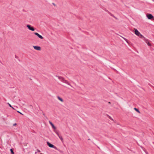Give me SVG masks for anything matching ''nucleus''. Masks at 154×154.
<instances>
[{"label":"nucleus","mask_w":154,"mask_h":154,"mask_svg":"<svg viewBox=\"0 0 154 154\" xmlns=\"http://www.w3.org/2000/svg\"><path fill=\"white\" fill-rule=\"evenodd\" d=\"M47 145L48 146L51 148H53L55 149L58 150L59 152H61V151L58 149L56 146H54L53 145L51 144L48 142H47Z\"/></svg>","instance_id":"nucleus-1"},{"label":"nucleus","mask_w":154,"mask_h":154,"mask_svg":"<svg viewBox=\"0 0 154 154\" xmlns=\"http://www.w3.org/2000/svg\"><path fill=\"white\" fill-rule=\"evenodd\" d=\"M26 27L30 30L32 31H34L35 30L34 28L33 27H31L30 25H28L26 26Z\"/></svg>","instance_id":"nucleus-2"},{"label":"nucleus","mask_w":154,"mask_h":154,"mask_svg":"<svg viewBox=\"0 0 154 154\" xmlns=\"http://www.w3.org/2000/svg\"><path fill=\"white\" fill-rule=\"evenodd\" d=\"M146 17L149 20H151L154 17L150 14H146Z\"/></svg>","instance_id":"nucleus-3"},{"label":"nucleus","mask_w":154,"mask_h":154,"mask_svg":"<svg viewBox=\"0 0 154 154\" xmlns=\"http://www.w3.org/2000/svg\"><path fill=\"white\" fill-rule=\"evenodd\" d=\"M33 47L37 50L40 51L41 50V48L40 46H33Z\"/></svg>","instance_id":"nucleus-4"},{"label":"nucleus","mask_w":154,"mask_h":154,"mask_svg":"<svg viewBox=\"0 0 154 154\" xmlns=\"http://www.w3.org/2000/svg\"><path fill=\"white\" fill-rule=\"evenodd\" d=\"M34 34L37 36L38 37H39V38H40L41 39H43L44 38L41 35H39L38 33L37 32H35Z\"/></svg>","instance_id":"nucleus-5"},{"label":"nucleus","mask_w":154,"mask_h":154,"mask_svg":"<svg viewBox=\"0 0 154 154\" xmlns=\"http://www.w3.org/2000/svg\"><path fill=\"white\" fill-rule=\"evenodd\" d=\"M134 33L135 34L138 36H140V33L137 29H136L135 30Z\"/></svg>","instance_id":"nucleus-6"},{"label":"nucleus","mask_w":154,"mask_h":154,"mask_svg":"<svg viewBox=\"0 0 154 154\" xmlns=\"http://www.w3.org/2000/svg\"><path fill=\"white\" fill-rule=\"evenodd\" d=\"M50 124L52 126V128L54 129H56V127L54 126V125L52 123V122L50 121H49V122Z\"/></svg>","instance_id":"nucleus-7"},{"label":"nucleus","mask_w":154,"mask_h":154,"mask_svg":"<svg viewBox=\"0 0 154 154\" xmlns=\"http://www.w3.org/2000/svg\"><path fill=\"white\" fill-rule=\"evenodd\" d=\"M57 77L62 82L63 81V80L64 79V78H63V77L60 76H57Z\"/></svg>","instance_id":"nucleus-8"},{"label":"nucleus","mask_w":154,"mask_h":154,"mask_svg":"<svg viewBox=\"0 0 154 154\" xmlns=\"http://www.w3.org/2000/svg\"><path fill=\"white\" fill-rule=\"evenodd\" d=\"M63 82L65 83L68 84V85L71 86V85H70V84H69V83L67 81L65 80V79L64 80H63Z\"/></svg>","instance_id":"nucleus-9"},{"label":"nucleus","mask_w":154,"mask_h":154,"mask_svg":"<svg viewBox=\"0 0 154 154\" xmlns=\"http://www.w3.org/2000/svg\"><path fill=\"white\" fill-rule=\"evenodd\" d=\"M57 98L58 100L60 101L61 102H63V100L59 96H57Z\"/></svg>","instance_id":"nucleus-10"},{"label":"nucleus","mask_w":154,"mask_h":154,"mask_svg":"<svg viewBox=\"0 0 154 154\" xmlns=\"http://www.w3.org/2000/svg\"><path fill=\"white\" fill-rule=\"evenodd\" d=\"M134 109L135 110H136V111L137 112H138V113H140V111H139V110L138 109H137V108H134Z\"/></svg>","instance_id":"nucleus-11"},{"label":"nucleus","mask_w":154,"mask_h":154,"mask_svg":"<svg viewBox=\"0 0 154 154\" xmlns=\"http://www.w3.org/2000/svg\"><path fill=\"white\" fill-rule=\"evenodd\" d=\"M58 137L60 138V139L61 140V141L62 142H63V138H62V137L61 136H60V135L59 136H58Z\"/></svg>","instance_id":"nucleus-12"},{"label":"nucleus","mask_w":154,"mask_h":154,"mask_svg":"<svg viewBox=\"0 0 154 154\" xmlns=\"http://www.w3.org/2000/svg\"><path fill=\"white\" fill-rule=\"evenodd\" d=\"M144 40L146 43H147V42H149L148 40L145 38H144Z\"/></svg>","instance_id":"nucleus-13"},{"label":"nucleus","mask_w":154,"mask_h":154,"mask_svg":"<svg viewBox=\"0 0 154 154\" xmlns=\"http://www.w3.org/2000/svg\"><path fill=\"white\" fill-rule=\"evenodd\" d=\"M121 37L123 38V39L125 40V41L128 43V40L125 38L124 37H123L122 36H121Z\"/></svg>","instance_id":"nucleus-14"},{"label":"nucleus","mask_w":154,"mask_h":154,"mask_svg":"<svg viewBox=\"0 0 154 154\" xmlns=\"http://www.w3.org/2000/svg\"><path fill=\"white\" fill-rule=\"evenodd\" d=\"M149 46H152V45L149 42H147V43H146Z\"/></svg>","instance_id":"nucleus-15"},{"label":"nucleus","mask_w":154,"mask_h":154,"mask_svg":"<svg viewBox=\"0 0 154 154\" xmlns=\"http://www.w3.org/2000/svg\"><path fill=\"white\" fill-rule=\"evenodd\" d=\"M10 151H11V153L12 154H14V153L13 150V149H10Z\"/></svg>","instance_id":"nucleus-16"},{"label":"nucleus","mask_w":154,"mask_h":154,"mask_svg":"<svg viewBox=\"0 0 154 154\" xmlns=\"http://www.w3.org/2000/svg\"><path fill=\"white\" fill-rule=\"evenodd\" d=\"M140 37L142 38H145L143 35H141L140 34Z\"/></svg>","instance_id":"nucleus-17"},{"label":"nucleus","mask_w":154,"mask_h":154,"mask_svg":"<svg viewBox=\"0 0 154 154\" xmlns=\"http://www.w3.org/2000/svg\"><path fill=\"white\" fill-rule=\"evenodd\" d=\"M109 119L111 120H112V121H114V120L111 117V116H109Z\"/></svg>","instance_id":"nucleus-18"},{"label":"nucleus","mask_w":154,"mask_h":154,"mask_svg":"<svg viewBox=\"0 0 154 154\" xmlns=\"http://www.w3.org/2000/svg\"><path fill=\"white\" fill-rule=\"evenodd\" d=\"M8 104L9 105L10 107H11L12 109H14V108L9 103H8Z\"/></svg>","instance_id":"nucleus-19"},{"label":"nucleus","mask_w":154,"mask_h":154,"mask_svg":"<svg viewBox=\"0 0 154 154\" xmlns=\"http://www.w3.org/2000/svg\"><path fill=\"white\" fill-rule=\"evenodd\" d=\"M55 132L58 136H59L60 135L59 134V133L58 132H57V131H55Z\"/></svg>","instance_id":"nucleus-20"},{"label":"nucleus","mask_w":154,"mask_h":154,"mask_svg":"<svg viewBox=\"0 0 154 154\" xmlns=\"http://www.w3.org/2000/svg\"><path fill=\"white\" fill-rule=\"evenodd\" d=\"M17 112H18V113H20V114H21L23 115V114H22L21 112H20L19 111H17Z\"/></svg>","instance_id":"nucleus-21"},{"label":"nucleus","mask_w":154,"mask_h":154,"mask_svg":"<svg viewBox=\"0 0 154 154\" xmlns=\"http://www.w3.org/2000/svg\"><path fill=\"white\" fill-rule=\"evenodd\" d=\"M37 151L38 152H40V150H38V149L37 150Z\"/></svg>","instance_id":"nucleus-22"},{"label":"nucleus","mask_w":154,"mask_h":154,"mask_svg":"<svg viewBox=\"0 0 154 154\" xmlns=\"http://www.w3.org/2000/svg\"><path fill=\"white\" fill-rule=\"evenodd\" d=\"M17 125L16 123H14V124L13 125L15 126V125Z\"/></svg>","instance_id":"nucleus-23"},{"label":"nucleus","mask_w":154,"mask_h":154,"mask_svg":"<svg viewBox=\"0 0 154 154\" xmlns=\"http://www.w3.org/2000/svg\"><path fill=\"white\" fill-rule=\"evenodd\" d=\"M53 4L54 5V6L55 5V4L54 3H53Z\"/></svg>","instance_id":"nucleus-24"},{"label":"nucleus","mask_w":154,"mask_h":154,"mask_svg":"<svg viewBox=\"0 0 154 154\" xmlns=\"http://www.w3.org/2000/svg\"><path fill=\"white\" fill-rule=\"evenodd\" d=\"M108 103H110V102H109Z\"/></svg>","instance_id":"nucleus-25"},{"label":"nucleus","mask_w":154,"mask_h":154,"mask_svg":"<svg viewBox=\"0 0 154 154\" xmlns=\"http://www.w3.org/2000/svg\"><path fill=\"white\" fill-rule=\"evenodd\" d=\"M153 143L154 144V142H153Z\"/></svg>","instance_id":"nucleus-26"}]
</instances>
